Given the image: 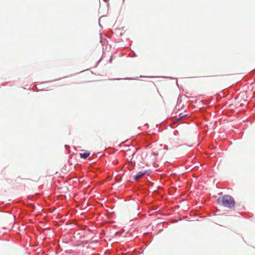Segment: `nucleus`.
Here are the masks:
<instances>
[{
  "mask_svg": "<svg viewBox=\"0 0 255 255\" xmlns=\"http://www.w3.org/2000/svg\"><path fill=\"white\" fill-rule=\"evenodd\" d=\"M217 201L219 203L229 208H231L235 205L234 198L229 195H225L222 197H219Z\"/></svg>",
  "mask_w": 255,
  "mask_h": 255,
  "instance_id": "f257e3e1",
  "label": "nucleus"
},
{
  "mask_svg": "<svg viewBox=\"0 0 255 255\" xmlns=\"http://www.w3.org/2000/svg\"><path fill=\"white\" fill-rule=\"evenodd\" d=\"M146 172L145 171H139L133 176L134 180L137 181L140 178L142 177L146 174Z\"/></svg>",
  "mask_w": 255,
  "mask_h": 255,
  "instance_id": "f03ea898",
  "label": "nucleus"
},
{
  "mask_svg": "<svg viewBox=\"0 0 255 255\" xmlns=\"http://www.w3.org/2000/svg\"><path fill=\"white\" fill-rule=\"evenodd\" d=\"M90 154V153L88 151L84 153H80V156L81 158L86 159Z\"/></svg>",
  "mask_w": 255,
  "mask_h": 255,
  "instance_id": "7ed1b4c3",
  "label": "nucleus"
},
{
  "mask_svg": "<svg viewBox=\"0 0 255 255\" xmlns=\"http://www.w3.org/2000/svg\"><path fill=\"white\" fill-rule=\"evenodd\" d=\"M153 154L154 156H156V155H157L158 154V153H155V152H153Z\"/></svg>",
  "mask_w": 255,
  "mask_h": 255,
  "instance_id": "20e7f679",
  "label": "nucleus"
},
{
  "mask_svg": "<svg viewBox=\"0 0 255 255\" xmlns=\"http://www.w3.org/2000/svg\"><path fill=\"white\" fill-rule=\"evenodd\" d=\"M104 1L107 2L108 0H103Z\"/></svg>",
  "mask_w": 255,
  "mask_h": 255,
  "instance_id": "39448f33",
  "label": "nucleus"
}]
</instances>
